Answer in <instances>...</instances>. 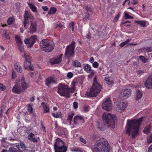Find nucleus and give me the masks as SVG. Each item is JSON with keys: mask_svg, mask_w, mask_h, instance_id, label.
<instances>
[{"mask_svg": "<svg viewBox=\"0 0 152 152\" xmlns=\"http://www.w3.org/2000/svg\"><path fill=\"white\" fill-rule=\"evenodd\" d=\"M144 118L142 117L139 119L128 121L126 125V133L129 136L131 135L132 138H134L137 136L139 133V126L142 119Z\"/></svg>", "mask_w": 152, "mask_h": 152, "instance_id": "obj_1", "label": "nucleus"}, {"mask_svg": "<svg viewBox=\"0 0 152 152\" xmlns=\"http://www.w3.org/2000/svg\"><path fill=\"white\" fill-rule=\"evenodd\" d=\"M110 148L107 140L104 138L98 140L94 145V152H109Z\"/></svg>", "mask_w": 152, "mask_h": 152, "instance_id": "obj_2", "label": "nucleus"}, {"mask_svg": "<svg viewBox=\"0 0 152 152\" xmlns=\"http://www.w3.org/2000/svg\"><path fill=\"white\" fill-rule=\"evenodd\" d=\"M102 119L104 125L109 128H114L116 124L117 118L111 114L104 113L102 115Z\"/></svg>", "mask_w": 152, "mask_h": 152, "instance_id": "obj_3", "label": "nucleus"}, {"mask_svg": "<svg viewBox=\"0 0 152 152\" xmlns=\"http://www.w3.org/2000/svg\"><path fill=\"white\" fill-rule=\"evenodd\" d=\"M101 88V86L97 81L96 76L92 88L87 92L86 95L88 96L95 97L100 93Z\"/></svg>", "mask_w": 152, "mask_h": 152, "instance_id": "obj_4", "label": "nucleus"}, {"mask_svg": "<svg viewBox=\"0 0 152 152\" xmlns=\"http://www.w3.org/2000/svg\"><path fill=\"white\" fill-rule=\"evenodd\" d=\"M74 88H69L67 86L63 83L59 84L58 88L57 93L61 96H65L69 97L70 96V93L74 92Z\"/></svg>", "mask_w": 152, "mask_h": 152, "instance_id": "obj_5", "label": "nucleus"}, {"mask_svg": "<svg viewBox=\"0 0 152 152\" xmlns=\"http://www.w3.org/2000/svg\"><path fill=\"white\" fill-rule=\"evenodd\" d=\"M40 46L42 50L46 52H51L53 49L54 46L50 43L47 39H43L40 43Z\"/></svg>", "mask_w": 152, "mask_h": 152, "instance_id": "obj_6", "label": "nucleus"}, {"mask_svg": "<svg viewBox=\"0 0 152 152\" xmlns=\"http://www.w3.org/2000/svg\"><path fill=\"white\" fill-rule=\"evenodd\" d=\"M75 44V42L73 41L71 44L66 47L64 54L65 58H68L72 56L74 53Z\"/></svg>", "mask_w": 152, "mask_h": 152, "instance_id": "obj_7", "label": "nucleus"}, {"mask_svg": "<svg viewBox=\"0 0 152 152\" xmlns=\"http://www.w3.org/2000/svg\"><path fill=\"white\" fill-rule=\"evenodd\" d=\"M116 105V110L121 113L127 106V104L125 102L121 101H117L114 103Z\"/></svg>", "mask_w": 152, "mask_h": 152, "instance_id": "obj_8", "label": "nucleus"}, {"mask_svg": "<svg viewBox=\"0 0 152 152\" xmlns=\"http://www.w3.org/2000/svg\"><path fill=\"white\" fill-rule=\"evenodd\" d=\"M131 90L129 88H126L122 90L120 92V96L122 99H124L129 98L131 95Z\"/></svg>", "mask_w": 152, "mask_h": 152, "instance_id": "obj_9", "label": "nucleus"}, {"mask_svg": "<svg viewBox=\"0 0 152 152\" xmlns=\"http://www.w3.org/2000/svg\"><path fill=\"white\" fill-rule=\"evenodd\" d=\"M37 39V36L36 35L31 36L29 38H27L24 39V42L26 44H28V47H31L35 42V41Z\"/></svg>", "mask_w": 152, "mask_h": 152, "instance_id": "obj_10", "label": "nucleus"}, {"mask_svg": "<svg viewBox=\"0 0 152 152\" xmlns=\"http://www.w3.org/2000/svg\"><path fill=\"white\" fill-rule=\"evenodd\" d=\"M111 101L109 97L106 99L102 103V105L103 109L109 110L112 108Z\"/></svg>", "mask_w": 152, "mask_h": 152, "instance_id": "obj_11", "label": "nucleus"}, {"mask_svg": "<svg viewBox=\"0 0 152 152\" xmlns=\"http://www.w3.org/2000/svg\"><path fill=\"white\" fill-rule=\"evenodd\" d=\"M144 85L148 89H152V76H149L146 80Z\"/></svg>", "mask_w": 152, "mask_h": 152, "instance_id": "obj_12", "label": "nucleus"}, {"mask_svg": "<svg viewBox=\"0 0 152 152\" xmlns=\"http://www.w3.org/2000/svg\"><path fill=\"white\" fill-rule=\"evenodd\" d=\"M65 144L64 142L59 138H57L54 144V149L64 146Z\"/></svg>", "mask_w": 152, "mask_h": 152, "instance_id": "obj_13", "label": "nucleus"}, {"mask_svg": "<svg viewBox=\"0 0 152 152\" xmlns=\"http://www.w3.org/2000/svg\"><path fill=\"white\" fill-rule=\"evenodd\" d=\"M20 82L22 87V90L23 92L28 88V84L26 82L25 80L23 77L22 78Z\"/></svg>", "mask_w": 152, "mask_h": 152, "instance_id": "obj_14", "label": "nucleus"}, {"mask_svg": "<svg viewBox=\"0 0 152 152\" xmlns=\"http://www.w3.org/2000/svg\"><path fill=\"white\" fill-rule=\"evenodd\" d=\"M12 91L14 93L18 94L23 92L21 88L19 86L18 84L15 85L13 86Z\"/></svg>", "mask_w": 152, "mask_h": 152, "instance_id": "obj_15", "label": "nucleus"}, {"mask_svg": "<svg viewBox=\"0 0 152 152\" xmlns=\"http://www.w3.org/2000/svg\"><path fill=\"white\" fill-rule=\"evenodd\" d=\"M37 31V25L36 23L32 22L31 23V26L29 28V32L31 34H33Z\"/></svg>", "mask_w": 152, "mask_h": 152, "instance_id": "obj_16", "label": "nucleus"}, {"mask_svg": "<svg viewBox=\"0 0 152 152\" xmlns=\"http://www.w3.org/2000/svg\"><path fill=\"white\" fill-rule=\"evenodd\" d=\"M55 81L53 77H50L47 78L45 81V84L49 87H50L51 84L55 83Z\"/></svg>", "mask_w": 152, "mask_h": 152, "instance_id": "obj_17", "label": "nucleus"}, {"mask_svg": "<svg viewBox=\"0 0 152 152\" xmlns=\"http://www.w3.org/2000/svg\"><path fill=\"white\" fill-rule=\"evenodd\" d=\"M74 121L75 124H77L78 121H80L81 122L84 123V120L83 118L81 116H76L74 118Z\"/></svg>", "mask_w": 152, "mask_h": 152, "instance_id": "obj_18", "label": "nucleus"}, {"mask_svg": "<svg viewBox=\"0 0 152 152\" xmlns=\"http://www.w3.org/2000/svg\"><path fill=\"white\" fill-rule=\"evenodd\" d=\"M41 104L42 105L43 107V110L44 111L43 113H47L49 112L50 109L49 107L45 102H43L41 103Z\"/></svg>", "mask_w": 152, "mask_h": 152, "instance_id": "obj_19", "label": "nucleus"}, {"mask_svg": "<svg viewBox=\"0 0 152 152\" xmlns=\"http://www.w3.org/2000/svg\"><path fill=\"white\" fill-rule=\"evenodd\" d=\"M54 149L55 152H66L67 150V148L66 146H64Z\"/></svg>", "mask_w": 152, "mask_h": 152, "instance_id": "obj_20", "label": "nucleus"}, {"mask_svg": "<svg viewBox=\"0 0 152 152\" xmlns=\"http://www.w3.org/2000/svg\"><path fill=\"white\" fill-rule=\"evenodd\" d=\"M25 61H24V67L25 69H27L29 64H30L31 61L29 59H28V56H25Z\"/></svg>", "mask_w": 152, "mask_h": 152, "instance_id": "obj_21", "label": "nucleus"}, {"mask_svg": "<svg viewBox=\"0 0 152 152\" xmlns=\"http://www.w3.org/2000/svg\"><path fill=\"white\" fill-rule=\"evenodd\" d=\"M83 67L84 70L87 73H90L92 71L91 66L88 64H84Z\"/></svg>", "mask_w": 152, "mask_h": 152, "instance_id": "obj_22", "label": "nucleus"}, {"mask_svg": "<svg viewBox=\"0 0 152 152\" xmlns=\"http://www.w3.org/2000/svg\"><path fill=\"white\" fill-rule=\"evenodd\" d=\"M142 96V93L140 90H138L136 91L135 99L136 100H138L140 99Z\"/></svg>", "mask_w": 152, "mask_h": 152, "instance_id": "obj_23", "label": "nucleus"}, {"mask_svg": "<svg viewBox=\"0 0 152 152\" xmlns=\"http://www.w3.org/2000/svg\"><path fill=\"white\" fill-rule=\"evenodd\" d=\"M15 69L19 73H21L22 72V69L20 65L17 63H14Z\"/></svg>", "mask_w": 152, "mask_h": 152, "instance_id": "obj_24", "label": "nucleus"}, {"mask_svg": "<svg viewBox=\"0 0 152 152\" xmlns=\"http://www.w3.org/2000/svg\"><path fill=\"white\" fill-rule=\"evenodd\" d=\"M61 61V58H53L50 60V62L52 64H54L60 63Z\"/></svg>", "mask_w": 152, "mask_h": 152, "instance_id": "obj_25", "label": "nucleus"}, {"mask_svg": "<svg viewBox=\"0 0 152 152\" xmlns=\"http://www.w3.org/2000/svg\"><path fill=\"white\" fill-rule=\"evenodd\" d=\"M33 18V16L31 14L27 11H26L24 14V20H28V19H32Z\"/></svg>", "mask_w": 152, "mask_h": 152, "instance_id": "obj_26", "label": "nucleus"}, {"mask_svg": "<svg viewBox=\"0 0 152 152\" xmlns=\"http://www.w3.org/2000/svg\"><path fill=\"white\" fill-rule=\"evenodd\" d=\"M151 127V125L150 124L149 125L145 127L143 131L146 134H149L151 132L150 129Z\"/></svg>", "mask_w": 152, "mask_h": 152, "instance_id": "obj_27", "label": "nucleus"}, {"mask_svg": "<svg viewBox=\"0 0 152 152\" xmlns=\"http://www.w3.org/2000/svg\"><path fill=\"white\" fill-rule=\"evenodd\" d=\"M28 5L29 6L31 10L33 12H37V8L33 4H31L30 3H29L28 4Z\"/></svg>", "mask_w": 152, "mask_h": 152, "instance_id": "obj_28", "label": "nucleus"}, {"mask_svg": "<svg viewBox=\"0 0 152 152\" xmlns=\"http://www.w3.org/2000/svg\"><path fill=\"white\" fill-rule=\"evenodd\" d=\"M16 41L17 45H20L22 43V42L21 41L20 37L18 36H15Z\"/></svg>", "mask_w": 152, "mask_h": 152, "instance_id": "obj_29", "label": "nucleus"}, {"mask_svg": "<svg viewBox=\"0 0 152 152\" xmlns=\"http://www.w3.org/2000/svg\"><path fill=\"white\" fill-rule=\"evenodd\" d=\"M139 58L140 59L141 61L144 63H146L148 62V59L146 58L144 56H139Z\"/></svg>", "mask_w": 152, "mask_h": 152, "instance_id": "obj_30", "label": "nucleus"}, {"mask_svg": "<svg viewBox=\"0 0 152 152\" xmlns=\"http://www.w3.org/2000/svg\"><path fill=\"white\" fill-rule=\"evenodd\" d=\"M74 115V114L73 113H69L68 115V117L67 118V121L69 122L70 124Z\"/></svg>", "mask_w": 152, "mask_h": 152, "instance_id": "obj_31", "label": "nucleus"}, {"mask_svg": "<svg viewBox=\"0 0 152 152\" xmlns=\"http://www.w3.org/2000/svg\"><path fill=\"white\" fill-rule=\"evenodd\" d=\"M135 22L140 24L142 27H145L146 24L145 22L143 21L136 20Z\"/></svg>", "mask_w": 152, "mask_h": 152, "instance_id": "obj_32", "label": "nucleus"}, {"mask_svg": "<svg viewBox=\"0 0 152 152\" xmlns=\"http://www.w3.org/2000/svg\"><path fill=\"white\" fill-rule=\"evenodd\" d=\"M56 11V9L55 7H52L48 11V14L49 15H52L54 14Z\"/></svg>", "mask_w": 152, "mask_h": 152, "instance_id": "obj_33", "label": "nucleus"}, {"mask_svg": "<svg viewBox=\"0 0 152 152\" xmlns=\"http://www.w3.org/2000/svg\"><path fill=\"white\" fill-rule=\"evenodd\" d=\"M103 29H102L101 28H99L98 30L96 35L99 37L103 36L104 35V33L103 32Z\"/></svg>", "mask_w": 152, "mask_h": 152, "instance_id": "obj_34", "label": "nucleus"}, {"mask_svg": "<svg viewBox=\"0 0 152 152\" xmlns=\"http://www.w3.org/2000/svg\"><path fill=\"white\" fill-rule=\"evenodd\" d=\"M73 65L75 67H80L81 66V64L78 61L75 60L73 62Z\"/></svg>", "mask_w": 152, "mask_h": 152, "instance_id": "obj_35", "label": "nucleus"}, {"mask_svg": "<svg viewBox=\"0 0 152 152\" xmlns=\"http://www.w3.org/2000/svg\"><path fill=\"white\" fill-rule=\"evenodd\" d=\"M18 49L21 52H23L24 51V47L23 45V44H20V45H17Z\"/></svg>", "mask_w": 152, "mask_h": 152, "instance_id": "obj_36", "label": "nucleus"}, {"mask_svg": "<svg viewBox=\"0 0 152 152\" xmlns=\"http://www.w3.org/2000/svg\"><path fill=\"white\" fill-rule=\"evenodd\" d=\"M52 115L53 116L56 118H58L61 116V113L60 112L56 113H52Z\"/></svg>", "mask_w": 152, "mask_h": 152, "instance_id": "obj_37", "label": "nucleus"}, {"mask_svg": "<svg viewBox=\"0 0 152 152\" xmlns=\"http://www.w3.org/2000/svg\"><path fill=\"white\" fill-rule=\"evenodd\" d=\"M29 24V22L28 20H24L23 25L24 26L25 29H27L28 27V26Z\"/></svg>", "mask_w": 152, "mask_h": 152, "instance_id": "obj_38", "label": "nucleus"}, {"mask_svg": "<svg viewBox=\"0 0 152 152\" xmlns=\"http://www.w3.org/2000/svg\"><path fill=\"white\" fill-rule=\"evenodd\" d=\"M9 152H18V150L15 148L10 147L9 149Z\"/></svg>", "mask_w": 152, "mask_h": 152, "instance_id": "obj_39", "label": "nucleus"}, {"mask_svg": "<svg viewBox=\"0 0 152 152\" xmlns=\"http://www.w3.org/2000/svg\"><path fill=\"white\" fill-rule=\"evenodd\" d=\"M125 18L126 19H133L134 17L129 15L128 14L126 13V12H124Z\"/></svg>", "mask_w": 152, "mask_h": 152, "instance_id": "obj_40", "label": "nucleus"}, {"mask_svg": "<svg viewBox=\"0 0 152 152\" xmlns=\"http://www.w3.org/2000/svg\"><path fill=\"white\" fill-rule=\"evenodd\" d=\"M75 24L73 22H71L69 24V27L70 29L72 30V31H74V26Z\"/></svg>", "mask_w": 152, "mask_h": 152, "instance_id": "obj_41", "label": "nucleus"}, {"mask_svg": "<svg viewBox=\"0 0 152 152\" xmlns=\"http://www.w3.org/2000/svg\"><path fill=\"white\" fill-rule=\"evenodd\" d=\"M121 13L119 12L118 13L117 15L115 16L113 20V21L114 22H117L118 21V18L121 15Z\"/></svg>", "mask_w": 152, "mask_h": 152, "instance_id": "obj_42", "label": "nucleus"}, {"mask_svg": "<svg viewBox=\"0 0 152 152\" xmlns=\"http://www.w3.org/2000/svg\"><path fill=\"white\" fill-rule=\"evenodd\" d=\"M147 140L148 143H150L152 142V133L149 137H147Z\"/></svg>", "mask_w": 152, "mask_h": 152, "instance_id": "obj_43", "label": "nucleus"}, {"mask_svg": "<svg viewBox=\"0 0 152 152\" xmlns=\"http://www.w3.org/2000/svg\"><path fill=\"white\" fill-rule=\"evenodd\" d=\"M27 106H28L27 110L28 111L30 112L31 113H32L33 109L31 106L29 104H28Z\"/></svg>", "mask_w": 152, "mask_h": 152, "instance_id": "obj_44", "label": "nucleus"}, {"mask_svg": "<svg viewBox=\"0 0 152 152\" xmlns=\"http://www.w3.org/2000/svg\"><path fill=\"white\" fill-rule=\"evenodd\" d=\"M105 79L107 84L110 85L111 84L112 82L110 81V78L109 77H105Z\"/></svg>", "mask_w": 152, "mask_h": 152, "instance_id": "obj_45", "label": "nucleus"}, {"mask_svg": "<svg viewBox=\"0 0 152 152\" xmlns=\"http://www.w3.org/2000/svg\"><path fill=\"white\" fill-rule=\"evenodd\" d=\"M14 21V19L13 18H9L7 20V22L8 23V24L9 25H10L11 24L13 21Z\"/></svg>", "mask_w": 152, "mask_h": 152, "instance_id": "obj_46", "label": "nucleus"}, {"mask_svg": "<svg viewBox=\"0 0 152 152\" xmlns=\"http://www.w3.org/2000/svg\"><path fill=\"white\" fill-rule=\"evenodd\" d=\"M28 139L29 140H31L33 142H37V140L36 138L35 137H32V138H28Z\"/></svg>", "mask_w": 152, "mask_h": 152, "instance_id": "obj_47", "label": "nucleus"}, {"mask_svg": "<svg viewBox=\"0 0 152 152\" xmlns=\"http://www.w3.org/2000/svg\"><path fill=\"white\" fill-rule=\"evenodd\" d=\"M6 89V87L2 84H0V90L2 91Z\"/></svg>", "mask_w": 152, "mask_h": 152, "instance_id": "obj_48", "label": "nucleus"}, {"mask_svg": "<svg viewBox=\"0 0 152 152\" xmlns=\"http://www.w3.org/2000/svg\"><path fill=\"white\" fill-rule=\"evenodd\" d=\"M20 146L21 148L22 149H25L26 148L25 145V144H24V143H23V142H20Z\"/></svg>", "mask_w": 152, "mask_h": 152, "instance_id": "obj_49", "label": "nucleus"}, {"mask_svg": "<svg viewBox=\"0 0 152 152\" xmlns=\"http://www.w3.org/2000/svg\"><path fill=\"white\" fill-rule=\"evenodd\" d=\"M99 64L96 62H94L93 64V66L94 67L97 68L98 67Z\"/></svg>", "mask_w": 152, "mask_h": 152, "instance_id": "obj_50", "label": "nucleus"}, {"mask_svg": "<svg viewBox=\"0 0 152 152\" xmlns=\"http://www.w3.org/2000/svg\"><path fill=\"white\" fill-rule=\"evenodd\" d=\"M73 107L74 108L76 109L78 107V103L77 102H75L73 103Z\"/></svg>", "mask_w": 152, "mask_h": 152, "instance_id": "obj_51", "label": "nucleus"}, {"mask_svg": "<svg viewBox=\"0 0 152 152\" xmlns=\"http://www.w3.org/2000/svg\"><path fill=\"white\" fill-rule=\"evenodd\" d=\"M73 76V74L71 72H69L67 74V76L69 78H71Z\"/></svg>", "mask_w": 152, "mask_h": 152, "instance_id": "obj_52", "label": "nucleus"}, {"mask_svg": "<svg viewBox=\"0 0 152 152\" xmlns=\"http://www.w3.org/2000/svg\"><path fill=\"white\" fill-rule=\"evenodd\" d=\"M126 45L127 44L126 43V42H124L120 43L119 45V46L120 47L122 48Z\"/></svg>", "mask_w": 152, "mask_h": 152, "instance_id": "obj_53", "label": "nucleus"}, {"mask_svg": "<svg viewBox=\"0 0 152 152\" xmlns=\"http://www.w3.org/2000/svg\"><path fill=\"white\" fill-rule=\"evenodd\" d=\"M146 50L148 52H149L152 51V47H148L146 48Z\"/></svg>", "mask_w": 152, "mask_h": 152, "instance_id": "obj_54", "label": "nucleus"}, {"mask_svg": "<svg viewBox=\"0 0 152 152\" xmlns=\"http://www.w3.org/2000/svg\"><path fill=\"white\" fill-rule=\"evenodd\" d=\"M80 141L82 142H83L84 143L86 144V140L85 139H84L81 137H80Z\"/></svg>", "mask_w": 152, "mask_h": 152, "instance_id": "obj_55", "label": "nucleus"}, {"mask_svg": "<svg viewBox=\"0 0 152 152\" xmlns=\"http://www.w3.org/2000/svg\"><path fill=\"white\" fill-rule=\"evenodd\" d=\"M12 76L13 78H15L16 77L15 73L14 70L12 72Z\"/></svg>", "mask_w": 152, "mask_h": 152, "instance_id": "obj_56", "label": "nucleus"}, {"mask_svg": "<svg viewBox=\"0 0 152 152\" xmlns=\"http://www.w3.org/2000/svg\"><path fill=\"white\" fill-rule=\"evenodd\" d=\"M94 71H92V72L90 74L88 75V77L89 78L93 76L94 75Z\"/></svg>", "mask_w": 152, "mask_h": 152, "instance_id": "obj_57", "label": "nucleus"}, {"mask_svg": "<svg viewBox=\"0 0 152 152\" xmlns=\"http://www.w3.org/2000/svg\"><path fill=\"white\" fill-rule=\"evenodd\" d=\"M148 152H152V144L149 147Z\"/></svg>", "mask_w": 152, "mask_h": 152, "instance_id": "obj_58", "label": "nucleus"}, {"mask_svg": "<svg viewBox=\"0 0 152 152\" xmlns=\"http://www.w3.org/2000/svg\"><path fill=\"white\" fill-rule=\"evenodd\" d=\"M28 67L29 68V69L31 71H33L34 70V67L32 65H31V64L30 63V64H29V66H28Z\"/></svg>", "mask_w": 152, "mask_h": 152, "instance_id": "obj_59", "label": "nucleus"}, {"mask_svg": "<svg viewBox=\"0 0 152 152\" xmlns=\"http://www.w3.org/2000/svg\"><path fill=\"white\" fill-rule=\"evenodd\" d=\"M86 10L87 11H89L90 12H91L92 11V10L90 7H89L88 6H87L86 8Z\"/></svg>", "mask_w": 152, "mask_h": 152, "instance_id": "obj_60", "label": "nucleus"}, {"mask_svg": "<svg viewBox=\"0 0 152 152\" xmlns=\"http://www.w3.org/2000/svg\"><path fill=\"white\" fill-rule=\"evenodd\" d=\"M137 73L138 75L144 73V71L142 70H140L137 71Z\"/></svg>", "mask_w": 152, "mask_h": 152, "instance_id": "obj_61", "label": "nucleus"}, {"mask_svg": "<svg viewBox=\"0 0 152 152\" xmlns=\"http://www.w3.org/2000/svg\"><path fill=\"white\" fill-rule=\"evenodd\" d=\"M42 8L44 11H47L48 10V8L47 6H43Z\"/></svg>", "mask_w": 152, "mask_h": 152, "instance_id": "obj_62", "label": "nucleus"}, {"mask_svg": "<svg viewBox=\"0 0 152 152\" xmlns=\"http://www.w3.org/2000/svg\"><path fill=\"white\" fill-rule=\"evenodd\" d=\"M5 36L7 39H10V37L8 33H6L5 34Z\"/></svg>", "mask_w": 152, "mask_h": 152, "instance_id": "obj_63", "label": "nucleus"}, {"mask_svg": "<svg viewBox=\"0 0 152 152\" xmlns=\"http://www.w3.org/2000/svg\"><path fill=\"white\" fill-rule=\"evenodd\" d=\"M34 134H33L32 133H30L28 136V138H32L34 136Z\"/></svg>", "mask_w": 152, "mask_h": 152, "instance_id": "obj_64", "label": "nucleus"}]
</instances>
